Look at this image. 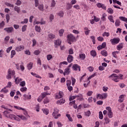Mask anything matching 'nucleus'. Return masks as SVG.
<instances>
[{"mask_svg":"<svg viewBox=\"0 0 127 127\" xmlns=\"http://www.w3.org/2000/svg\"><path fill=\"white\" fill-rule=\"evenodd\" d=\"M79 58L81 60H85L86 59V55H85V54H79Z\"/></svg>","mask_w":127,"mask_h":127,"instance_id":"obj_20","label":"nucleus"},{"mask_svg":"<svg viewBox=\"0 0 127 127\" xmlns=\"http://www.w3.org/2000/svg\"><path fill=\"white\" fill-rule=\"evenodd\" d=\"M38 8L41 11H44V5L43 4H40L38 6Z\"/></svg>","mask_w":127,"mask_h":127,"instance_id":"obj_21","label":"nucleus"},{"mask_svg":"<svg viewBox=\"0 0 127 127\" xmlns=\"http://www.w3.org/2000/svg\"><path fill=\"white\" fill-rule=\"evenodd\" d=\"M35 30L37 32H40V31L41 30V28L40 27V26H38L36 25V26H35Z\"/></svg>","mask_w":127,"mask_h":127,"instance_id":"obj_40","label":"nucleus"},{"mask_svg":"<svg viewBox=\"0 0 127 127\" xmlns=\"http://www.w3.org/2000/svg\"><path fill=\"white\" fill-rule=\"evenodd\" d=\"M104 121L106 124H110V122H111V120H110V119L107 117L104 118Z\"/></svg>","mask_w":127,"mask_h":127,"instance_id":"obj_48","label":"nucleus"},{"mask_svg":"<svg viewBox=\"0 0 127 127\" xmlns=\"http://www.w3.org/2000/svg\"><path fill=\"white\" fill-rule=\"evenodd\" d=\"M41 95V97L42 98V99H44L46 96H49V95H50V93H49L48 92H46L42 93Z\"/></svg>","mask_w":127,"mask_h":127,"instance_id":"obj_17","label":"nucleus"},{"mask_svg":"<svg viewBox=\"0 0 127 127\" xmlns=\"http://www.w3.org/2000/svg\"><path fill=\"white\" fill-rule=\"evenodd\" d=\"M106 17H107V14L104 13L102 14V16L101 18V20L102 21H106L107 20V18Z\"/></svg>","mask_w":127,"mask_h":127,"instance_id":"obj_19","label":"nucleus"},{"mask_svg":"<svg viewBox=\"0 0 127 127\" xmlns=\"http://www.w3.org/2000/svg\"><path fill=\"white\" fill-rule=\"evenodd\" d=\"M56 5V2H55V0H52L51 4V7H54Z\"/></svg>","mask_w":127,"mask_h":127,"instance_id":"obj_42","label":"nucleus"},{"mask_svg":"<svg viewBox=\"0 0 127 127\" xmlns=\"http://www.w3.org/2000/svg\"><path fill=\"white\" fill-rule=\"evenodd\" d=\"M22 81V79L21 78H16L15 79V82L16 84H19V83H20V81Z\"/></svg>","mask_w":127,"mask_h":127,"instance_id":"obj_38","label":"nucleus"},{"mask_svg":"<svg viewBox=\"0 0 127 127\" xmlns=\"http://www.w3.org/2000/svg\"><path fill=\"white\" fill-rule=\"evenodd\" d=\"M97 99H99V100H103V94H98L96 96Z\"/></svg>","mask_w":127,"mask_h":127,"instance_id":"obj_39","label":"nucleus"},{"mask_svg":"<svg viewBox=\"0 0 127 127\" xmlns=\"http://www.w3.org/2000/svg\"><path fill=\"white\" fill-rule=\"evenodd\" d=\"M59 113V110L57 109H54V112L53 113V117L54 119H58L59 117H61V114H58Z\"/></svg>","mask_w":127,"mask_h":127,"instance_id":"obj_2","label":"nucleus"},{"mask_svg":"<svg viewBox=\"0 0 127 127\" xmlns=\"http://www.w3.org/2000/svg\"><path fill=\"white\" fill-rule=\"evenodd\" d=\"M125 97L124 95H121L120 97H119V103H123V102H124V98Z\"/></svg>","mask_w":127,"mask_h":127,"instance_id":"obj_28","label":"nucleus"},{"mask_svg":"<svg viewBox=\"0 0 127 127\" xmlns=\"http://www.w3.org/2000/svg\"><path fill=\"white\" fill-rule=\"evenodd\" d=\"M64 30L63 29L60 30L59 31V36L61 37L63 36V34L64 33Z\"/></svg>","mask_w":127,"mask_h":127,"instance_id":"obj_34","label":"nucleus"},{"mask_svg":"<svg viewBox=\"0 0 127 127\" xmlns=\"http://www.w3.org/2000/svg\"><path fill=\"white\" fill-rule=\"evenodd\" d=\"M15 4L18 6L21 5V1L20 0H17Z\"/></svg>","mask_w":127,"mask_h":127,"instance_id":"obj_63","label":"nucleus"},{"mask_svg":"<svg viewBox=\"0 0 127 127\" xmlns=\"http://www.w3.org/2000/svg\"><path fill=\"white\" fill-rule=\"evenodd\" d=\"M107 11L110 14H113V13H114V10L112 8H109Z\"/></svg>","mask_w":127,"mask_h":127,"instance_id":"obj_32","label":"nucleus"},{"mask_svg":"<svg viewBox=\"0 0 127 127\" xmlns=\"http://www.w3.org/2000/svg\"><path fill=\"white\" fill-rule=\"evenodd\" d=\"M71 81H72V85L74 86V85H75V83H76V79H75L73 77H71Z\"/></svg>","mask_w":127,"mask_h":127,"instance_id":"obj_51","label":"nucleus"},{"mask_svg":"<svg viewBox=\"0 0 127 127\" xmlns=\"http://www.w3.org/2000/svg\"><path fill=\"white\" fill-rule=\"evenodd\" d=\"M15 74V71L14 70H11L10 69H8L7 79H11V76H14Z\"/></svg>","mask_w":127,"mask_h":127,"instance_id":"obj_5","label":"nucleus"},{"mask_svg":"<svg viewBox=\"0 0 127 127\" xmlns=\"http://www.w3.org/2000/svg\"><path fill=\"white\" fill-rule=\"evenodd\" d=\"M110 42H111L112 45H116V44L119 43L120 38H114V39H112L110 40Z\"/></svg>","mask_w":127,"mask_h":127,"instance_id":"obj_6","label":"nucleus"},{"mask_svg":"<svg viewBox=\"0 0 127 127\" xmlns=\"http://www.w3.org/2000/svg\"><path fill=\"white\" fill-rule=\"evenodd\" d=\"M56 99H61L63 97V92L62 91H60L58 94H56Z\"/></svg>","mask_w":127,"mask_h":127,"instance_id":"obj_14","label":"nucleus"},{"mask_svg":"<svg viewBox=\"0 0 127 127\" xmlns=\"http://www.w3.org/2000/svg\"><path fill=\"white\" fill-rule=\"evenodd\" d=\"M101 54L103 56H104L105 57H107L108 56V52H107V51L103 50L101 52Z\"/></svg>","mask_w":127,"mask_h":127,"instance_id":"obj_22","label":"nucleus"},{"mask_svg":"<svg viewBox=\"0 0 127 127\" xmlns=\"http://www.w3.org/2000/svg\"><path fill=\"white\" fill-rule=\"evenodd\" d=\"M6 19L7 23H8L9 22V19H10V16L8 14H6Z\"/></svg>","mask_w":127,"mask_h":127,"instance_id":"obj_49","label":"nucleus"},{"mask_svg":"<svg viewBox=\"0 0 127 127\" xmlns=\"http://www.w3.org/2000/svg\"><path fill=\"white\" fill-rule=\"evenodd\" d=\"M120 53V51H116L112 53V55L114 58H117L118 57L117 56V54H119Z\"/></svg>","mask_w":127,"mask_h":127,"instance_id":"obj_35","label":"nucleus"},{"mask_svg":"<svg viewBox=\"0 0 127 127\" xmlns=\"http://www.w3.org/2000/svg\"><path fill=\"white\" fill-rule=\"evenodd\" d=\"M117 50H119L120 51L121 49H123V48H124V45H123V44H121L117 46Z\"/></svg>","mask_w":127,"mask_h":127,"instance_id":"obj_31","label":"nucleus"},{"mask_svg":"<svg viewBox=\"0 0 127 127\" xmlns=\"http://www.w3.org/2000/svg\"><path fill=\"white\" fill-rule=\"evenodd\" d=\"M54 43L55 44V47H57V46H60L61 45V40L58 39L57 40L54 41Z\"/></svg>","mask_w":127,"mask_h":127,"instance_id":"obj_11","label":"nucleus"},{"mask_svg":"<svg viewBox=\"0 0 127 127\" xmlns=\"http://www.w3.org/2000/svg\"><path fill=\"white\" fill-rule=\"evenodd\" d=\"M108 116L110 119H112L113 118L114 114H113V112L111 111V112H108Z\"/></svg>","mask_w":127,"mask_h":127,"instance_id":"obj_54","label":"nucleus"},{"mask_svg":"<svg viewBox=\"0 0 127 127\" xmlns=\"http://www.w3.org/2000/svg\"><path fill=\"white\" fill-rule=\"evenodd\" d=\"M8 118L11 119V120H14V119H15V115L13 114H10L8 116Z\"/></svg>","mask_w":127,"mask_h":127,"instance_id":"obj_55","label":"nucleus"},{"mask_svg":"<svg viewBox=\"0 0 127 127\" xmlns=\"http://www.w3.org/2000/svg\"><path fill=\"white\" fill-rule=\"evenodd\" d=\"M66 117H67V119L69 121V122H73V119H72V117H71V116H70L69 114H66Z\"/></svg>","mask_w":127,"mask_h":127,"instance_id":"obj_47","label":"nucleus"},{"mask_svg":"<svg viewBox=\"0 0 127 127\" xmlns=\"http://www.w3.org/2000/svg\"><path fill=\"white\" fill-rule=\"evenodd\" d=\"M19 85L20 86H21V87H24V86H25L26 85L25 81H23L22 82H20Z\"/></svg>","mask_w":127,"mask_h":127,"instance_id":"obj_62","label":"nucleus"},{"mask_svg":"<svg viewBox=\"0 0 127 127\" xmlns=\"http://www.w3.org/2000/svg\"><path fill=\"white\" fill-rule=\"evenodd\" d=\"M109 79H111L113 81H114V82H116V83L120 82V76H119V75H117L116 73L111 74L109 76Z\"/></svg>","mask_w":127,"mask_h":127,"instance_id":"obj_1","label":"nucleus"},{"mask_svg":"<svg viewBox=\"0 0 127 127\" xmlns=\"http://www.w3.org/2000/svg\"><path fill=\"white\" fill-rule=\"evenodd\" d=\"M64 103H65V99L63 98L62 99H60L57 101V104L58 105H62L63 104H64Z\"/></svg>","mask_w":127,"mask_h":127,"instance_id":"obj_18","label":"nucleus"},{"mask_svg":"<svg viewBox=\"0 0 127 127\" xmlns=\"http://www.w3.org/2000/svg\"><path fill=\"white\" fill-rule=\"evenodd\" d=\"M23 97L24 101H26V100H31V95H27L25 94L23 95Z\"/></svg>","mask_w":127,"mask_h":127,"instance_id":"obj_15","label":"nucleus"},{"mask_svg":"<svg viewBox=\"0 0 127 127\" xmlns=\"http://www.w3.org/2000/svg\"><path fill=\"white\" fill-rule=\"evenodd\" d=\"M74 60V57L73 56L69 55L67 58V61L68 63H71Z\"/></svg>","mask_w":127,"mask_h":127,"instance_id":"obj_12","label":"nucleus"},{"mask_svg":"<svg viewBox=\"0 0 127 127\" xmlns=\"http://www.w3.org/2000/svg\"><path fill=\"white\" fill-rule=\"evenodd\" d=\"M31 75H32L33 76H34L35 77H36V78H39L40 79H41V76H39V75L36 74V73H34L33 72H31Z\"/></svg>","mask_w":127,"mask_h":127,"instance_id":"obj_43","label":"nucleus"},{"mask_svg":"<svg viewBox=\"0 0 127 127\" xmlns=\"http://www.w3.org/2000/svg\"><path fill=\"white\" fill-rule=\"evenodd\" d=\"M4 30L6 31L7 33H11L12 32H13L14 29L12 27H10L4 28Z\"/></svg>","mask_w":127,"mask_h":127,"instance_id":"obj_10","label":"nucleus"},{"mask_svg":"<svg viewBox=\"0 0 127 127\" xmlns=\"http://www.w3.org/2000/svg\"><path fill=\"white\" fill-rule=\"evenodd\" d=\"M28 22V19L25 18L24 19V21L21 22V23L22 24H24L25 23H27Z\"/></svg>","mask_w":127,"mask_h":127,"instance_id":"obj_59","label":"nucleus"},{"mask_svg":"<svg viewBox=\"0 0 127 127\" xmlns=\"http://www.w3.org/2000/svg\"><path fill=\"white\" fill-rule=\"evenodd\" d=\"M99 116L100 120H103L104 119V115H103V113L101 111L99 112Z\"/></svg>","mask_w":127,"mask_h":127,"instance_id":"obj_50","label":"nucleus"},{"mask_svg":"<svg viewBox=\"0 0 127 127\" xmlns=\"http://www.w3.org/2000/svg\"><path fill=\"white\" fill-rule=\"evenodd\" d=\"M85 114L86 117H90L91 116V111L88 110L86 112H85Z\"/></svg>","mask_w":127,"mask_h":127,"instance_id":"obj_64","label":"nucleus"},{"mask_svg":"<svg viewBox=\"0 0 127 127\" xmlns=\"http://www.w3.org/2000/svg\"><path fill=\"white\" fill-rule=\"evenodd\" d=\"M35 24H41V25L43 24H45V21H35Z\"/></svg>","mask_w":127,"mask_h":127,"instance_id":"obj_33","label":"nucleus"},{"mask_svg":"<svg viewBox=\"0 0 127 127\" xmlns=\"http://www.w3.org/2000/svg\"><path fill=\"white\" fill-rule=\"evenodd\" d=\"M102 36H103V37H105V36H107V37H109V36H110V33L105 32L102 34Z\"/></svg>","mask_w":127,"mask_h":127,"instance_id":"obj_44","label":"nucleus"},{"mask_svg":"<svg viewBox=\"0 0 127 127\" xmlns=\"http://www.w3.org/2000/svg\"><path fill=\"white\" fill-rule=\"evenodd\" d=\"M14 9L15 11H16L17 13H19V12H20V7L17 6H15L14 7Z\"/></svg>","mask_w":127,"mask_h":127,"instance_id":"obj_23","label":"nucleus"},{"mask_svg":"<svg viewBox=\"0 0 127 127\" xmlns=\"http://www.w3.org/2000/svg\"><path fill=\"white\" fill-rule=\"evenodd\" d=\"M72 69L73 71H79L80 72L81 71V66L75 64L72 65Z\"/></svg>","mask_w":127,"mask_h":127,"instance_id":"obj_7","label":"nucleus"},{"mask_svg":"<svg viewBox=\"0 0 127 127\" xmlns=\"http://www.w3.org/2000/svg\"><path fill=\"white\" fill-rule=\"evenodd\" d=\"M91 39H92V42L93 43V44H96V40L95 39V37L94 36H91L90 37Z\"/></svg>","mask_w":127,"mask_h":127,"instance_id":"obj_60","label":"nucleus"},{"mask_svg":"<svg viewBox=\"0 0 127 127\" xmlns=\"http://www.w3.org/2000/svg\"><path fill=\"white\" fill-rule=\"evenodd\" d=\"M120 24H121V21H120V20L119 19L116 20L115 21L116 26H120Z\"/></svg>","mask_w":127,"mask_h":127,"instance_id":"obj_45","label":"nucleus"},{"mask_svg":"<svg viewBox=\"0 0 127 127\" xmlns=\"http://www.w3.org/2000/svg\"><path fill=\"white\" fill-rule=\"evenodd\" d=\"M34 1H35V7H37V6L39 5V0H34Z\"/></svg>","mask_w":127,"mask_h":127,"instance_id":"obj_56","label":"nucleus"},{"mask_svg":"<svg viewBox=\"0 0 127 127\" xmlns=\"http://www.w3.org/2000/svg\"><path fill=\"white\" fill-rule=\"evenodd\" d=\"M43 111V113H44L45 114V115H48V114H49V110L47 109H42Z\"/></svg>","mask_w":127,"mask_h":127,"instance_id":"obj_36","label":"nucleus"},{"mask_svg":"<svg viewBox=\"0 0 127 127\" xmlns=\"http://www.w3.org/2000/svg\"><path fill=\"white\" fill-rule=\"evenodd\" d=\"M87 69L89 72H93L94 71V67L91 66H89Z\"/></svg>","mask_w":127,"mask_h":127,"instance_id":"obj_61","label":"nucleus"},{"mask_svg":"<svg viewBox=\"0 0 127 127\" xmlns=\"http://www.w3.org/2000/svg\"><path fill=\"white\" fill-rule=\"evenodd\" d=\"M108 18L109 20H110V22H112V23H115V20H114V16H113V15H110L108 16Z\"/></svg>","mask_w":127,"mask_h":127,"instance_id":"obj_16","label":"nucleus"},{"mask_svg":"<svg viewBox=\"0 0 127 127\" xmlns=\"http://www.w3.org/2000/svg\"><path fill=\"white\" fill-rule=\"evenodd\" d=\"M97 7H98L99 8H102L103 9H105V10H106L107 9V7L106 6V5H105V4H103L100 2H98L97 4H96Z\"/></svg>","mask_w":127,"mask_h":127,"instance_id":"obj_9","label":"nucleus"},{"mask_svg":"<svg viewBox=\"0 0 127 127\" xmlns=\"http://www.w3.org/2000/svg\"><path fill=\"white\" fill-rule=\"evenodd\" d=\"M58 15L60 16V17H63L64 16V12L63 11H60L59 13H58Z\"/></svg>","mask_w":127,"mask_h":127,"instance_id":"obj_37","label":"nucleus"},{"mask_svg":"<svg viewBox=\"0 0 127 127\" xmlns=\"http://www.w3.org/2000/svg\"><path fill=\"white\" fill-rule=\"evenodd\" d=\"M53 58V56L52 55H48L47 56V59L48 61H50V60H51V59H52Z\"/></svg>","mask_w":127,"mask_h":127,"instance_id":"obj_41","label":"nucleus"},{"mask_svg":"<svg viewBox=\"0 0 127 127\" xmlns=\"http://www.w3.org/2000/svg\"><path fill=\"white\" fill-rule=\"evenodd\" d=\"M48 37L50 39H54V38L56 37L55 35H54L53 33H50L48 34Z\"/></svg>","mask_w":127,"mask_h":127,"instance_id":"obj_29","label":"nucleus"},{"mask_svg":"<svg viewBox=\"0 0 127 127\" xmlns=\"http://www.w3.org/2000/svg\"><path fill=\"white\" fill-rule=\"evenodd\" d=\"M27 28V25H25L22 27V32H24V31H26V29Z\"/></svg>","mask_w":127,"mask_h":127,"instance_id":"obj_52","label":"nucleus"},{"mask_svg":"<svg viewBox=\"0 0 127 127\" xmlns=\"http://www.w3.org/2000/svg\"><path fill=\"white\" fill-rule=\"evenodd\" d=\"M6 87H5L4 88L2 89L0 92L1 93H4V94H6V93L8 92V89H6Z\"/></svg>","mask_w":127,"mask_h":127,"instance_id":"obj_27","label":"nucleus"},{"mask_svg":"<svg viewBox=\"0 0 127 127\" xmlns=\"http://www.w3.org/2000/svg\"><path fill=\"white\" fill-rule=\"evenodd\" d=\"M17 117H18V118H20L21 120H26V117L23 116V115H17Z\"/></svg>","mask_w":127,"mask_h":127,"instance_id":"obj_58","label":"nucleus"},{"mask_svg":"<svg viewBox=\"0 0 127 127\" xmlns=\"http://www.w3.org/2000/svg\"><path fill=\"white\" fill-rule=\"evenodd\" d=\"M106 46H107V43L106 42H104L101 45L97 47L98 50H101V49H103V48H105Z\"/></svg>","mask_w":127,"mask_h":127,"instance_id":"obj_13","label":"nucleus"},{"mask_svg":"<svg viewBox=\"0 0 127 127\" xmlns=\"http://www.w3.org/2000/svg\"><path fill=\"white\" fill-rule=\"evenodd\" d=\"M21 92H26L27 91V88L23 87L20 88Z\"/></svg>","mask_w":127,"mask_h":127,"instance_id":"obj_57","label":"nucleus"},{"mask_svg":"<svg viewBox=\"0 0 127 127\" xmlns=\"http://www.w3.org/2000/svg\"><path fill=\"white\" fill-rule=\"evenodd\" d=\"M9 114V112L7 111V110L4 111L3 112V114L4 115L5 117H6V118H8V117L10 115Z\"/></svg>","mask_w":127,"mask_h":127,"instance_id":"obj_30","label":"nucleus"},{"mask_svg":"<svg viewBox=\"0 0 127 127\" xmlns=\"http://www.w3.org/2000/svg\"><path fill=\"white\" fill-rule=\"evenodd\" d=\"M24 50V46L23 45L18 46L15 49V50L17 51V52L22 51V50Z\"/></svg>","mask_w":127,"mask_h":127,"instance_id":"obj_8","label":"nucleus"},{"mask_svg":"<svg viewBox=\"0 0 127 127\" xmlns=\"http://www.w3.org/2000/svg\"><path fill=\"white\" fill-rule=\"evenodd\" d=\"M90 55L91 56H93V57H96V56H97V53H96V51L92 50L90 52Z\"/></svg>","mask_w":127,"mask_h":127,"instance_id":"obj_25","label":"nucleus"},{"mask_svg":"<svg viewBox=\"0 0 127 127\" xmlns=\"http://www.w3.org/2000/svg\"><path fill=\"white\" fill-rule=\"evenodd\" d=\"M16 54V53L15 52V51L14 50H12L11 51V58H13V57L14 55Z\"/></svg>","mask_w":127,"mask_h":127,"instance_id":"obj_46","label":"nucleus"},{"mask_svg":"<svg viewBox=\"0 0 127 127\" xmlns=\"http://www.w3.org/2000/svg\"><path fill=\"white\" fill-rule=\"evenodd\" d=\"M67 38L68 41H70L71 42H74L76 40V38L72 34L67 35Z\"/></svg>","mask_w":127,"mask_h":127,"instance_id":"obj_4","label":"nucleus"},{"mask_svg":"<svg viewBox=\"0 0 127 127\" xmlns=\"http://www.w3.org/2000/svg\"><path fill=\"white\" fill-rule=\"evenodd\" d=\"M72 64H70L68 65V66L64 69V75L65 76V75H69L70 74V67H72Z\"/></svg>","mask_w":127,"mask_h":127,"instance_id":"obj_3","label":"nucleus"},{"mask_svg":"<svg viewBox=\"0 0 127 127\" xmlns=\"http://www.w3.org/2000/svg\"><path fill=\"white\" fill-rule=\"evenodd\" d=\"M67 7H66V9H67V10H69V9H71V8H72V4H71L69 3H67Z\"/></svg>","mask_w":127,"mask_h":127,"instance_id":"obj_53","label":"nucleus"},{"mask_svg":"<svg viewBox=\"0 0 127 127\" xmlns=\"http://www.w3.org/2000/svg\"><path fill=\"white\" fill-rule=\"evenodd\" d=\"M33 67V63H30L27 65V68L28 70H31V69H32V67Z\"/></svg>","mask_w":127,"mask_h":127,"instance_id":"obj_26","label":"nucleus"},{"mask_svg":"<svg viewBox=\"0 0 127 127\" xmlns=\"http://www.w3.org/2000/svg\"><path fill=\"white\" fill-rule=\"evenodd\" d=\"M119 19H120V20H122V21H124L125 22H126L127 23V18H126V17L120 16Z\"/></svg>","mask_w":127,"mask_h":127,"instance_id":"obj_24","label":"nucleus"}]
</instances>
